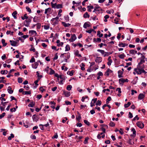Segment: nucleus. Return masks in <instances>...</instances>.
<instances>
[{
    "label": "nucleus",
    "mask_w": 147,
    "mask_h": 147,
    "mask_svg": "<svg viewBox=\"0 0 147 147\" xmlns=\"http://www.w3.org/2000/svg\"><path fill=\"white\" fill-rule=\"evenodd\" d=\"M21 18L23 20H24L25 19H27L28 18V16H27L26 14H25L24 15L23 17L22 16Z\"/></svg>",
    "instance_id": "nucleus-37"
},
{
    "label": "nucleus",
    "mask_w": 147,
    "mask_h": 147,
    "mask_svg": "<svg viewBox=\"0 0 147 147\" xmlns=\"http://www.w3.org/2000/svg\"><path fill=\"white\" fill-rule=\"evenodd\" d=\"M127 142L128 144H133L134 143L133 142H132V139L131 138H129Z\"/></svg>",
    "instance_id": "nucleus-26"
},
{
    "label": "nucleus",
    "mask_w": 147,
    "mask_h": 147,
    "mask_svg": "<svg viewBox=\"0 0 147 147\" xmlns=\"http://www.w3.org/2000/svg\"><path fill=\"white\" fill-rule=\"evenodd\" d=\"M65 51H68L70 50V47L69 45H67L65 47Z\"/></svg>",
    "instance_id": "nucleus-32"
},
{
    "label": "nucleus",
    "mask_w": 147,
    "mask_h": 147,
    "mask_svg": "<svg viewBox=\"0 0 147 147\" xmlns=\"http://www.w3.org/2000/svg\"><path fill=\"white\" fill-rule=\"evenodd\" d=\"M119 20V19H118L117 18H116L114 19V21H115V23L116 24H118V20Z\"/></svg>",
    "instance_id": "nucleus-59"
},
{
    "label": "nucleus",
    "mask_w": 147,
    "mask_h": 147,
    "mask_svg": "<svg viewBox=\"0 0 147 147\" xmlns=\"http://www.w3.org/2000/svg\"><path fill=\"white\" fill-rule=\"evenodd\" d=\"M113 71L111 70L110 69L108 68L107 69V71L105 72L104 75L105 76H109L110 75H112Z\"/></svg>",
    "instance_id": "nucleus-2"
},
{
    "label": "nucleus",
    "mask_w": 147,
    "mask_h": 147,
    "mask_svg": "<svg viewBox=\"0 0 147 147\" xmlns=\"http://www.w3.org/2000/svg\"><path fill=\"white\" fill-rule=\"evenodd\" d=\"M111 54H112V53H110V52H105V53L104 55V57H105V56H109V55Z\"/></svg>",
    "instance_id": "nucleus-39"
},
{
    "label": "nucleus",
    "mask_w": 147,
    "mask_h": 147,
    "mask_svg": "<svg viewBox=\"0 0 147 147\" xmlns=\"http://www.w3.org/2000/svg\"><path fill=\"white\" fill-rule=\"evenodd\" d=\"M60 78L61 79V80H65V77L62 75H59V79Z\"/></svg>",
    "instance_id": "nucleus-33"
},
{
    "label": "nucleus",
    "mask_w": 147,
    "mask_h": 147,
    "mask_svg": "<svg viewBox=\"0 0 147 147\" xmlns=\"http://www.w3.org/2000/svg\"><path fill=\"white\" fill-rule=\"evenodd\" d=\"M119 131L121 135H123L124 133V132L122 130V129L121 128H120V129Z\"/></svg>",
    "instance_id": "nucleus-64"
},
{
    "label": "nucleus",
    "mask_w": 147,
    "mask_h": 147,
    "mask_svg": "<svg viewBox=\"0 0 147 147\" xmlns=\"http://www.w3.org/2000/svg\"><path fill=\"white\" fill-rule=\"evenodd\" d=\"M17 14L16 11H14L12 14V15L13 16L14 18L15 19L17 18V17L16 15Z\"/></svg>",
    "instance_id": "nucleus-24"
},
{
    "label": "nucleus",
    "mask_w": 147,
    "mask_h": 147,
    "mask_svg": "<svg viewBox=\"0 0 147 147\" xmlns=\"http://www.w3.org/2000/svg\"><path fill=\"white\" fill-rule=\"evenodd\" d=\"M89 139V138L88 137H86L85 138V140L84 141V143L85 144H86L88 143V141Z\"/></svg>",
    "instance_id": "nucleus-48"
},
{
    "label": "nucleus",
    "mask_w": 147,
    "mask_h": 147,
    "mask_svg": "<svg viewBox=\"0 0 147 147\" xmlns=\"http://www.w3.org/2000/svg\"><path fill=\"white\" fill-rule=\"evenodd\" d=\"M84 123L86 125H87L89 126L90 125V123L87 120H84Z\"/></svg>",
    "instance_id": "nucleus-47"
},
{
    "label": "nucleus",
    "mask_w": 147,
    "mask_h": 147,
    "mask_svg": "<svg viewBox=\"0 0 147 147\" xmlns=\"http://www.w3.org/2000/svg\"><path fill=\"white\" fill-rule=\"evenodd\" d=\"M98 52H100L102 55H104L105 53V51L104 50L100 49H98L97 51Z\"/></svg>",
    "instance_id": "nucleus-45"
},
{
    "label": "nucleus",
    "mask_w": 147,
    "mask_h": 147,
    "mask_svg": "<svg viewBox=\"0 0 147 147\" xmlns=\"http://www.w3.org/2000/svg\"><path fill=\"white\" fill-rule=\"evenodd\" d=\"M9 42L11 43V45L13 46H16L17 45V42H16L13 40H10Z\"/></svg>",
    "instance_id": "nucleus-10"
},
{
    "label": "nucleus",
    "mask_w": 147,
    "mask_h": 147,
    "mask_svg": "<svg viewBox=\"0 0 147 147\" xmlns=\"http://www.w3.org/2000/svg\"><path fill=\"white\" fill-rule=\"evenodd\" d=\"M62 7V5L61 4L57 5L56 8L57 9H60Z\"/></svg>",
    "instance_id": "nucleus-38"
},
{
    "label": "nucleus",
    "mask_w": 147,
    "mask_h": 147,
    "mask_svg": "<svg viewBox=\"0 0 147 147\" xmlns=\"http://www.w3.org/2000/svg\"><path fill=\"white\" fill-rule=\"evenodd\" d=\"M129 53L133 55H135L134 50H131L129 51Z\"/></svg>",
    "instance_id": "nucleus-58"
},
{
    "label": "nucleus",
    "mask_w": 147,
    "mask_h": 147,
    "mask_svg": "<svg viewBox=\"0 0 147 147\" xmlns=\"http://www.w3.org/2000/svg\"><path fill=\"white\" fill-rule=\"evenodd\" d=\"M72 86L71 85H68L67 87V89L68 90H70L72 88Z\"/></svg>",
    "instance_id": "nucleus-41"
},
{
    "label": "nucleus",
    "mask_w": 147,
    "mask_h": 147,
    "mask_svg": "<svg viewBox=\"0 0 147 147\" xmlns=\"http://www.w3.org/2000/svg\"><path fill=\"white\" fill-rule=\"evenodd\" d=\"M128 80L127 79H124L123 78H121L119 80V82L120 84H123V83L125 82H128Z\"/></svg>",
    "instance_id": "nucleus-6"
},
{
    "label": "nucleus",
    "mask_w": 147,
    "mask_h": 147,
    "mask_svg": "<svg viewBox=\"0 0 147 147\" xmlns=\"http://www.w3.org/2000/svg\"><path fill=\"white\" fill-rule=\"evenodd\" d=\"M131 103L130 102H128L127 104H125L124 105V107L125 108H127L131 105Z\"/></svg>",
    "instance_id": "nucleus-35"
},
{
    "label": "nucleus",
    "mask_w": 147,
    "mask_h": 147,
    "mask_svg": "<svg viewBox=\"0 0 147 147\" xmlns=\"http://www.w3.org/2000/svg\"><path fill=\"white\" fill-rule=\"evenodd\" d=\"M5 113H3L2 114L0 115V119H2L5 115Z\"/></svg>",
    "instance_id": "nucleus-55"
},
{
    "label": "nucleus",
    "mask_w": 147,
    "mask_h": 147,
    "mask_svg": "<svg viewBox=\"0 0 147 147\" xmlns=\"http://www.w3.org/2000/svg\"><path fill=\"white\" fill-rule=\"evenodd\" d=\"M89 22H86L84 24L83 27L85 28H86L87 27H89L90 26V25L88 24Z\"/></svg>",
    "instance_id": "nucleus-15"
},
{
    "label": "nucleus",
    "mask_w": 147,
    "mask_h": 147,
    "mask_svg": "<svg viewBox=\"0 0 147 147\" xmlns=\"http://www.w3.org/2000/svg\"><path fill=\"white\" fill-rule=\"evenodd\" d=\"M51 9L50 8H49L47 9H45V14H47L48 12H51Z\"/></svg>",
    "instance_id": "nucleus-25"
},
{
    "label": "nucleus",
    "mask_w": 147,
    "mask_h": 147,
    "mask_svg": "<svg viewBox=\"0 0 147 147\" xmlns=\"http://www.w3.org/2000/svg\"><path fill=\"white\" fill-rule=\"evenodd\" d=\"M35 105V103L33 102H31L28 105V106L29 107H34Z\"/></svg>",
    "instance_id": "nucleus-19"
},
{
    "label": "nucleus",
    "mask_w": 147,
    "mask_h": 147,
    "mask_svg": "<svg viewBox=\"0 0 147 147\" xmlns=\"http://www.w3.org/2000/svg\"><path fill=\"white\" fill-rule=\"evenodd\" d=\"M8 92L10 94H12L13 92V91L11 90V88L10 86H9L7 89Z\"/></svg>",
    "instance_id": "nucleus-22"
},
{
    "label": "nucleus",
    "mask_w": 147,
    "mask_h": 147,
    "mask_svg": "<svg viewBox=\"0 0 147 147\" xmlns=\"http://www.w3.org/2000/svg\"><path fill=\"white\" fill-rule=\"evenodd\" d=\"M76 37L75 34H73L71 35L70 39L69 40L71 42H73L76 39Z\"/></svg>",
    "instance_id": "nucleus-7"
},
{
    "label": "nucleus",
    "mask_w": 147,
    "mask_h": 147,
    "mask_svg": "<svg viewBox=\"0 0 147 147\" xmlns=\"http://www.w3.org/2000/svg\"><path fill=\"white\" fill-rule=\"evenodd\" d=\"M79 51L78 50H76L74 51L75 55L78 57H82L81 55L79 53Z\"/></svg>",
    "instance_id": "nucleus-17"
},
{
    "label": "nucleus",
    "mask_w": 147,
    "mask_h": 147,
    "mask_svg": "<svg viewBox=\"0 0 147 147\" xmlns=\"http://www.w3.org/2000/svg\"><path fill=\"white\" fill-rule=\"evenodd\" d=\"M136 119H137V120H138L139 119V117H138V116L137 115H136V117L134 118V119H133V121H135L136 120Z\"/></svg>",
    "instance_id": "nucleus-63"
},
{
    "label": "nucleus",
    "mask_w": 147,
    "mask_h": 147,
    "mask_svg": "<svg viewBox=\"0 0 147 147\" xmlns=\"http://www.w3.org/2000/svg\"><path fill=\"white\" fill-rule=\"evenodd\" d=\"M44 28L45 30H48L49 28V25H44Z\"/></svg>",
    "instance_id": "nucleus-56"
},
{
    "label": "nucleus",
    "mask_w": 147,
    "mask_h": 147,
    "mask_svg": "<svg viewBox=\"0 0 147 147\" xmlns=\"http://www.w3.org/2000/svg\"><path fill=\"white\" fill-rule=\"evenodd\" d=\"M119 57L121 59H123L125 57V55L124 54H120L119 55Z\"/></svg>",
    "instance_id": "nucleus-42"
},
{
    "label": "nucleus",
    "mask_w": 147,
    "mask_h": 147,
    "mask_svg": "<svg viewBox=\"0 0 147 147\" xmlns=\"http://www.w3.org/2000/svg\"><path fill=\"white\" fill-rule=\"evenodd\" d=\"M49 69L50 70V71L49 73V74H54L55 71L52 69L51 68H50Z\"/></svg>",
    "instance_id": "nucleus-36"
},
{
    "label": "nucleus",
    "mask_w": 147,
    "mask_h": 147,
    "mask_svg": "<svg viewBox=\"0 0 147 147\" xmlns=\"http://www.w3.org/2000/svg\"><path fill=\"white\" fill-rule=\"evenodd\" d=\"M1 41L3 47H5L7 45V43L5 42V40L4 39H2Z\"/></svg>",
    "instance_id": "nucleus-29"
},
{
    "label": "nucleus",
    "mask_w": 147,
    "mask_h": 147,
    "mask_svg": "<svg viewBox=\"0 0 147 147\" xmlns=\"http://www.w3.org/2000/svg\"><path fill=\"white\" fill-rule=\"evenodd\" d=\"M85 66V64L83 63H82L80 64V66L81 67V69L82 70L84 71L85 70V68H84V67Z\"/></svg>",
    "instance_id": "nucleus-18"
},
{
    "label": "nucleus",
    "mask_w": 147,
    "mask_h": 147,
    "mask_svg": "<svg viewBox=\"0 0 147 147\" xmlns=\"http://www.w3.org/2000/svg\"><path fill=\"white\" fill-rule=\"evenodd\" d=\"M94 31V30L92 29H90V30H86V32H88L89 34H90L92 32Z\"/></svg>",
    "instance_id": "nucleus-60"
},
{
    "label": "nucleus",
    "mask_w": 147,
    "mask_h": 147,
    "mask_svg": "<svg viewBox=\"0 0 147 147\" xmlns=\"http://www.w3.org/2000/svg\"><path fill=\"white\" fill-rule=\"evenodd\" d=\"M94 41L98 42H100L101 41V39L100 38H97L96 39L94 38Z\"/></svg>",
    "instance_id": "nucleus-31"
},
{
    "label": "nucleus",
    "mask_w": 147,
    "mask_h": 147,
    "mask_svg": "<svg viewBox=\"0 0 147 147\" xmlns=\"http://www.w3.org/2000/svg\"><path fill=\"white\" fill-rule=\"evenodd\" d=\"M101 103L102 102L100 100H98V101H97L96 105L100 106L101 105Z\"/></svg>",
    "instance_id": "nucleus-40"
},
{
    "label": "nucleus",
    "mask_w": 147,
    "mask_h": 147,
    "mask_svg": "<svg viewBox=\"0 0 147 147\" xmlns=\"http://www.w3.org/2000/svg\"><path fill=\"white\" fill-rule=\"evenodd\" d=\"M116 91H118L119 93H121V89L119 88H117L116 89Z\"/></svg>",
    "instance_id": "nucleus-62"
},
{
    "label": "nucleus",
    "mask_w": 147,
    "mask_h": 147,
    "mask_svg": "<svg viewBox=\"0 0 147 147\" xmlns=\"http://www.w3.org/2000/svg\"><path fill=\"white\" fill-rule=\"evenodd\" d=\"M112 60H108V62L107 63V65L110 66L111 64V63L112 62Z\"/></svg>",
    "instance_id": "nucleus-50"
},
{
    "label": "nucleus",
    "mask_w": 147,
    "mask_h": 147,
    "mask_svg": "<svg viewBox=\"0 0 147 147\" xmlns=\"http://www.w3.org/2000/svg\"><path fill=\"white\" fill-rule=\"evenodd\" d=\"M58 56L57 55V53L55 54V57L53 59V60H57L58 59Z\"/></svg>",
    "instance_id": "nucleus-54"
},
{
    "label": "nucleus",
    "mask_w": 147,
    "mask_h": 147,
    "mask_svg": "<svg viewBox=\"0 0 147 147\" xmlns=\"http://www.w3.org/2000/svg\"><path fill=\"white\" fill-rule=\"evenodd\" d=\"M68 74H69L70 76H72L73 75L74 71L73 70L71 71H68L67 73Z\"/></svg>",
    "instance_id": "nucleus-43"
},
{
    "label": "nucleus",
    "mask_w": 147,
    "mask_h": 147,
    "mask_svg": "<svg viewBox=\"0 0 147 147\" xmlns=\"http://www.w3.org/2000/svg\"><path fill=\"white\" fill-rule=\"evenodd\" d=\"M118 45L120 47H124L126 46L127 45L125 43H123L122 42H120Z\"/></svg>",
    "instance_id": "nucleus-16"
},
{
    "label": "nucleus",
    "mask_w": 147,
    "mask_h": 147,
    "mask_svg": "<svg viewBox=\"0 0 147 147\" xmlns=\"http://www.w3.org/2000/svg\"><path fill=\"white\" fill-rule=\"evenodd\" d=\"M140 59V62L139 63V64H142V63H144L145 62V61L144 60V59Z\"/></svg>",
    "instance_id": "nucleus-53"
},
{
    "label": "nucleus",
    "mask_w": 147,
    "mask_h": 147,
    "mask_svg": "<svg viewBox=\"0 0 147 147\" xmlns=\"http://www.w3.org/2000/svg\"><path fill=\"white\" fill-rule=\"evenodd\" d=\"M102 58L101 57H97L95 60V61L98 63H100L102 61Z\"/></svg>",
    "instance_id": "nucleus-9"
},
{
    "label": "nucleus",
    "mask_w": 147,
    "mask_h": 147,
    "mask_svg": "<svg viewBox=\"0 0 147 147\" xmlns=\"http://www.w3.org/2000/svg\"><path fill=\"white\" fill-rule=\"evenodd\" d=\"M59 17L57 16L55 18H52L51 21H52L53 22V25H55L57 24L58 22Z\"/></svg>",
    "instance_id": "nucleus-3"
},
{
    "label": "nucleus",
    "mask_w": 147,
    "mask_h": 147,
    "mask_svg": "<svg viewBox=\"0 0 147 147\" xmlns=\"http://www.w3.org/2000/svg\"><path fill=\"white\" fill-rule=\"evenodd\" d=\"M31 94V91L30 90L29 91H25L23 92V94Z\"/></svg>",
    "instance_id": "nucleus-28"
},
{
    "label": "nucleus",
    "mask_w": 147,
    "mask_h": 147,
    "mask_svg": "<svg viewBox=\"0 0 147 147\" xmlns=\"http://www.w3.org/2000/svg\"><path fill=\"white\" fill-rule=\"evenodd\" d=\"M115 125V123L113 122L112 121H111V122H110L109 123V125L111 127H114Z\"/></svg>",
    "instance_id": "nucleus-46"
},
{
    "label": "nucleus",
    "mask_w": 147,
    "mask_h": 147,
    "mask_svg": "<svg viewBox=\"0 0 147 147\" xmlns=\"http://www.w3.org/2000/svg\"><path fill=\"white\" fill-rule=\"evenodd\" d=\"M51 6H52V7L56 8V7L57 5L56 3L53 4V3L52 2H51Z\"/></svg>",
    "instance_id": "nucleus-52"
},
{
    "label": "nucleus",
    "mask_w": 147,
    "mask_h": 147,
    "mask_svg": "<svg viewBox=\"0 0 147 147\" xmlns=\"http://www.w3.org/2000/svg\"><path fill=\"white\" fill-rule=\"evenodd\" d=\"M31 22V20L30 18H28L27 20H26L24 22V25L26 27L29 26L30 23Z\"/></svg>",
    "instance_id": "nucleus-4"
},
{
    "label": "nucleus",
    "mask_w": 147,
    "mask_h": 147,
    "mask_svg": "<svg viewBox=\"0 0 147 147\" xmlns=\"http://www.w3.org/2000/svg\"><path fill=\"white\" fill-rule=\"evenodd\" d=\"M32 118L33 121L36 122L38 121V120L36 118V117L35 115H34L32 116Z\"/></svg>",
    "instance_id": "nucleus-44"
},
{
    "label": "nucleus",
    "mask_w": 147,
    "mask_h": 147,
    "mask_svg": "<svg viewBox=\"0 0 147 147\" xmlns=\"http://www.w3.org/2000/svg\"><path fill=\"white\" fill-rule=\"evenodd\" d=\"M65 103L67 105H70L71 104V102H70L67 100L65 101Z\"/></svg>",
    "instance_id": "nucleus-61"
},
{
    "label": "nucleus",
    "mask_w": 147,
    "mask_h": 147,
    "mask_svg": "<svg viewBox=\"0 0 147 147\" xmlns=\"http://www.w3.org/2000/svg\"><path fill=\"white\" fill-rule=\"evenodd\" d=\"M26 9L27 10V11H28V12L30 13H31V9L28 6L26 7Z\"/></svg>",
    "instance_id": "nucleus-49"
},
{
    "label": "nucleus",
    "mask_w": 147,
    "mask_h": 147,
    "mask_svg": "<svg viewBox=\"0 0 147 147\" xmlns=\"http://www.w3.org/2000/svg\"><path fill=\"white\" fill-rule=\"evenodd\" d=\"M144 65L139 64L138 63L137 68L134 69V71L138 74H140L142 73H144L146 74V72L144 70Z\"/></svg>",
    "instance_id": "nucleus-1"
},
{
    "label": "nucleus",
    "mask_w": 147,
    "mask_h": 147,
    "mask_svg": "<svg viewBox=\"0 0 147 147\" xmlns=\"http://www.w3.org/2000/svg\"><path fill=\"white\" fill-rule=\"evenodd\" d=\"M8 71L6 70H1V74H7Z\"/></svg>",
    "instance_id": "nucleus-34"
},
{
    "label": "nucleus",
    "mask_w": 147,
    "mask_h": 147,
    "mask_svg": "<svg viewBox=\"0 0 147 147\" xmlns=\"http://www.w3.org/2000/svg\"><path fill=\"white\" fill-rule=\"evenodd\" d=\"M137 126L140 128H142L144 127V124L141 122H138L137 123Z\"/></svg>",
    "instance_id": "nucleus-8"
},
{
    "label": "nucleus",
    "mask_w": 147,
    "mask_h": 147,
    "mask_svg": "<svg viewBox=\"0 0 147 147\" xmlns=\"http://www.w3.org/2000/svg\"><path fill=\"white\" fill-rule=\"evenodd\" d=\"M35 61V59L33 57L31 58V59L30 60V63H33Z\"/></svg>",
    "instance_id": "nucleus-57"
},
{
    "label": "nucleus",
    "mask_w": 147,
    "mask_h": 147,
    "mask_svg": "<svg viewBox=\"0 0 147 147\" xmlns=\"http://www.w3.org/2000/svg\"><path fill=\"white\" fill-rule=\"evenodd\" d=\"M29 33H30L32 35L35 34V35H36L37 34L36 31L33 30H30Z\"/></svg>",
    "instance_id": "nucleus-23"
},
{
    "label": "nucleus",
    "mask_w": 147,
    "mask_h": 147,
    "mask_svg": "<svg viewBox=\"0 0 147 147\" xmlns=\"http://www.w3.org/2000/svg\"><path fill=\"white\" fill-rule=\"evenodd\" d=\"M123 71H122L121 70H119L118 71V76L119 78H121L123 77V76H122V75L123 74Z\"/></svg>",
    "instance_id": "nucleus-13"
},
{
    "label": "nucleus",
    "mask_w": 147,
    "mask_h": 147,
    "mask_svg": "<svg viewBox=\"0 0 147 147\" xmlns=\"http://www.w3.org/2000/svg\"><path fill=\"white\" fill-rule=\"evenodd\" d=\"M64 94L65 95V96L67 97H68L70 96V92H68V91L64 92Z\"/></svg>",
    "instance_id": "nucleus-21"
},
{
    "label": "nucleus",
    "mask_w": 147,
    "mask_h": 147,
    "mask_svg": "<svg viewBox=\"0 0 147 147\" xmlns=\"http://www.w3.org/2000/svg\"><path fill=\"white\" fill-rule=\"evenodd\" d=\"M38 65V62H35V63L32 65V67L33 68L36 69L37 68Z\"/></svg>",
    "instance_id": "nucleus-12"
},
{
    "label": "nucleus",
    "mask_w": 147,
    "mask_h": 147,
    "mask_svg": "<svg viewBox=\"0 0 147 147\" xmlns=\"http://www.w3.org/2000/svg\"><path fill=\"white\" fill-rule=\"evenodd\" d=\"M97 35L100 37H102L103 36L102 34H101L100 32L99 31H98L97 32Z\"/></svg>",
    "instance_id": "nucleus-27"
},
{
    "label": "nucleus",
    "mask_w": 147,
    "mask_h": 147,
    "mask_svg": "<svg viewBox=\"0 0 147 147\" xmlns=\"http://www.w3.org/2000/svg\"><path fill=\"white\" fill-rule=\"evenodd\" d=\"M18 82L19 83H22L23 81L22 78H18Z\"/></svg>",
    "instance_id": "nucleus-51"
},
{
    "label": "nucleus",
    "mask_w": 147,
    "mask_h": 147,
    "mask_svg": "<svg viewBox=\"0 0 147 147\" xmlns=\"http://www.w3.org/2000/svg\"><path fill=\"white\" fill-rule=\"evenodd\" d=\"M131 131L133 132V134L134 135H131V136H133V137H135L136 135V131L135 130V129L134 128H133L131 129Z\"/></svg>",
    "instance_id": "nucleus-20"
},
{
    "label": "nucleus",
    "mask_w": 147,
    "mask_h": 147,
    "mask_svg": "<svg viewBox=\"0 0 147 147\" xmlns=\"http://www.w3.org/2000/svg\"><path fill=\"white\" fill-rule=\"evenodd\" d=\"M145 97V95L144 94L142 93L140 94L138 96V99L139 100H142Z\"/></svg>",
    "instance_id": "nucleus-11"
},
{
    "label": "nucleus",
    "mask_w": 147,
    "mask_h": 147,
    "mask_svg": "<svg viewBox=\"0 0 147 147\" xmlns=\"http://www.w3.org/2000/svg\"><path fill=\"white\" fill-rule=\"evenodd\" d=\"M90 17L89 15L88 14V12L85 13L84 15V18H89Z\"/></svg>",
    "instance_id": "nucleus-30"
},
{
    "label": "nucleus",
    "mask_w": 147,
    "mask_h": 147,
    "mask_svg": "<svg viewBox=\"0 0 147 147\" xmlns=\"http://www.w3.org/2000/svg\"><path fill=\"white\" fill-rule=\"evenodd\" d=\"M101 10V9L99 7H95L93 12H95L96 13H99Z\"/></svg>",
    "instance_id": "nucleus-5"
},
{
    "label": "nucleus",
    "mask_w": 147,
    "mask_h": 147,
    "mask_svg": "<svg viewBox=\"0 0 147 147\" xmlns=\"http://www.w3.org/2000/svg\"><path fill=\"white\" fill-rule=\"evenodd\" d=\"M62 24L65 27H69L71 25V24L69 23H66L64 22H62Z\"/></svg>",
    "instance_id": "nucleus-14"
}]
</instances>
